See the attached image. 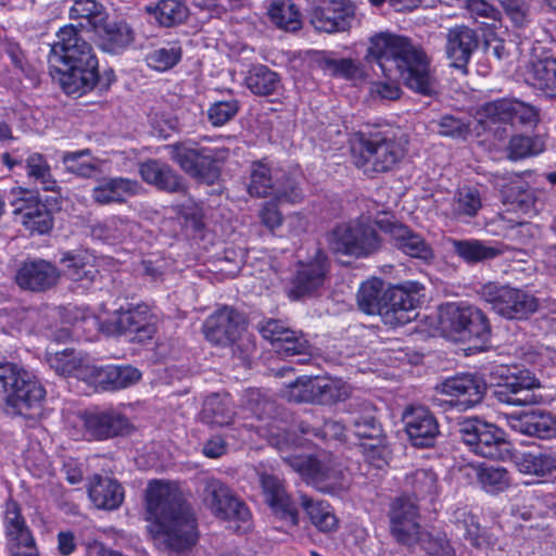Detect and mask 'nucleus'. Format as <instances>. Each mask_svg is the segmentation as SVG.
Returning <instances> with one entry per match:
<instances>
[{"instance_id":"nucleus-1","label":"nucleus","mask_w":556,"mask_h":556,"mask_svg":"<svg viewBox=\"0 0 556 556\" xmlns=\"http://www.w3.org/2000/svg\"><path fill=\"white\" fill-rule=\"evenodd\" d=\"M367 58L375 61L387 80L374 81L370 93L383 100L400 98L397 80L412 90L431 94L435 83L429 70L426 54L406 37L379 33L370 38Z\"/></svg>"},{"instance_id":"nucleus-2","label":"nucleus","mask_w":556,"mask_h":556,"mask_svg":"<svg viewBox=\"0 0 556 556\" xmlns=\"http://www.w3.org/2000/svg\"><path fill=\"white\" fill-rule=\"evenodd\" d=\"M149 532L164 544L170 556H186L197 542L195 518L174 482L151 480L146 490Z\"/></svg>"},{"instance_id":"nucleus-3","label":"nucleus","mask_w":556,"mask_h":556,"mask_svg":"<svg viewBox=\"0 0 556 556\" xmlns=\"http://www.w3.org/2000/svg\"><path fill=\"white\" fill-rule=\"evenodd\" d=\"M374 225L389 233L394 245L406 255L424 261L433 257L431 247L421 236L396 223L392 216L388 215L375 220L370 216L363 215L337 226L328 236L331 250L355 257H366L375 253L380 248V239Z\"/></svg>"},{"instance_id":"nucleus-4","label":"nucleus","mask_w":556,"mask_h":556,"mask_svg":"<svg viewBox=\"0 0 556 556\" xmlns=\"http://www.w3.org/2000/svg\"><path fill=\"white\" fill-rule=\"evenodd\" d=\"M48 63L51 76L67 94L86 93L98 83V60L93 49L73 25H65L56 33Z\"/></svg>"},{"instance_id":"nucleus-5","label":"nucleus","mask_w":556,"mask_h":556,"mask_svg":"<svg viewBox=\"0 0 556 556\" xmlns=\"http://www.w3.org/2000/svg\"><path fill=\"white\" fill-rule=\"evenodd\" d=\"M421 290L422 286L417 281L384 289L381 279L371 278L359 287L357 302L362 312L368 315L377 314L386 325L397 327L415 318L414 311Z\"/></svg>"},{"instance_id":"nucleus-6","label":"nucleus","mask_w":556,"mask_h":556,"mask_svg":"<svg viewBox=\"0 0 556 556\" xmlns=\"http://www.w3.org/2000/svg\"><path fill=\"white\" fill-rule=\"evenodd\" d=\"M441 336L454 343L473 340L484 344L491 338V326L485 314L478 307L465 303H446L439 309Z\"/></svg>"},{"instance_id":"nucleus-7","label":"nucleus","mask_w":556,"mask_h":556,"mask_svg":"<svg viewBox=\"0 0 556 556\" xmlns=\"http://www.w3.org/2000/svg\"><path fill=\"white\" fill-rule=\"evenodd\" d=\"M391 532L406 545L419 543L430 556H451L453 548L445 535L422 532L418 522L417 505L408 497H399L390 511Z\"/></svg>"},{"instance_id":"nucleus-8","label":"nucleus","mask_w":556,"mask_h":556,"mask_svg":"<svg viewBox=\"0 0 556 556\" xmlns=\"http://www.w3.org/2000/svg\"><path fill=\"white\" fill-rule=\"evenodd\" d=\"M404 154L401 142L381 134L362 136L352 144L353 163L366 175L392 169Z\"/></svg>"},{"instance_id":"nucleus-9","label":"nucleus","mask_w":556,"mask_h":556,"mask_svg":"<svg viewBox=\"0 0 556 556\" xmlns=\"http://www.w3.org/2000/svg\"><path fill=\"white\" fill-rule=\"evenodd\" d=\"M248 192L256 198L273 197L278 203L294 204L303 199V193L293 178L264 162L252 164Z\"/></svg>"},{"instance_id":"nucleus-10","label":"nucleus","mask_w":556,"mask_h":556,"mask_svg":"<svg viewBox=\"0 0 556 556\" xmlns=\"http://www.w3.org/2000/svg\"><path fill=\"white\" fill-rule=\"evenodd\" d=\"M100 329L108 336L132 334L131 340L146 343L156 332V317L146 304L119 307L108 319H100Z\"/></svg>"},{"instance_id":"nucleus-11","label":"nucleus","mask_w":556,"mask_h":556,"mask_svg":"<svg viewBox=\"0 0 556 556\" xmlns=\"http://www.w3.org/2000/svg\"><path fill=\"white\" fill-rule=\"evenodd\" d=\"M480 295L491 304L496 314L508 319L525 318L538 308V301L533 295L508 286L485 283L481 287Z\"/></svg>"},{"instance_id":"nucleus-12","label":"nucleus","mask_w":556,"mask_h":556,"mask_svg":"<svg viewBox=\"0 0 556 556\" xmlns=\"http://www.w3.org/2000/svg\"><path fill=\"white\" fill-rule=\"evenodd\" d=\"M458 432L464 443L477 455L502 459L507 453L504 433L493 424L468 418L459 422Z\"/></svg>"},{"instance_id":"nucleus-13","label":"nucleus","mask_w":556,"mask_h":556,"mask_svg":"<svg viewBox=\"0 0 556 556\" xmlns=\"http://www.w3.org/2000/svg\"><path fill=\"white\" fill-rule=\"evenodd\" d=\"M48 202L50 205H52V202L54 206L58 205L55 197L42 202L34 192L23 188H13L10 192V204L13 207V213L20 216L21 223L30 232L42 235L51 230L53 207H49Z\"/></svg>"},{"instance_id":"nucleus-14","label":"nucleus","mask_w":556,"mask_h":556,"mask_svg":"<svg viewBox=\"0 0 556 556\" xmlns=\"http://www.w3.org/2000/svg\"><path fill=\"white\" fill-rule=\"evenodd\" d=\"M351 394V387L339 378H301L290 384L289 399L295 402L317 401L332 404L344 401Z\"/></svg>"},{"instance_id":"nucleus-15","label":"nucleus","mask_w":556,"mask_h":556,"mask_svg":"<svg viewBox=\"0 0 556 556\" xmlns=\"http://www.w3.org/2000/svg\"><path fill=\"white\" fill-rule=\"evenodd\" d=\"M328 262L326 254L314 248L307 260H300L295 274L287 289L289 299L298 301L317 294L324 286Z\"/></svg>"},{"instance_id":"nucleus-16","label":"nucleus","mask_w":556,"mask_h":556,"mask_svg":"<svg viewBox=\"0 0 556 556\" xmlns=\"http://www.w3.org/2000/svg\"><path fill=\"white\" fill-rule=\"evenodd\" d=\"M47 391L38 377L24 369L8 410L26 419L38 420L45 416Z\"/></svg>"},{"instance_id":"nucleus-17","label":"nucleus","mask_w":556,"mask_h":556,"mask_svg":"<svg viewBox=\"0 0 556 556\" xmlns=\"http://www.w3.org/2000/svg\"><path fill=\"white\" fill-rule=\"evenodd\" d=\"M172 159L192 177L212 182L217 177L215 161L220 159L208 148L198 149L195 143L184 141L168 146Z\"/></svg>"},{"instance_id":"nucleus-18","label":"nucleus","mask_w":556,"mask_h":556,"mask_svg":"<svg viewBox=\"0 0 556 556\" xmlns=\"http://www.w3.org/2000/svg\"><path fill=\"white\" fill-rule=\"evenodd\" d=\"M202 328L211 344L227 346L241 338L247 329V319L235 308L222 306L205 319Z\"/></svg>"},{"instance_id":"nucleus-19","label":"nucleus","mask_w":556,"mask_h":556,"mask_svg":"<svg viewBox=\"0 0 556 556\" xmlns=\"http://www.w3.org/2000/svg\"><path fill=\"white\" fill-rule=\"evenodd\" d=\"M203 500L212 513L222 519L239 520L244 525L250 521V509L235 497L230 489L218 479L205 480Z\"/></svg>"},{"instance_id":"nucleus-20","label":"nucleus","mask_w":556,"mask_h":556,"mask_svg":"<svg viewBox=\"0 0 556 556\" xmlns=\"http://www.w3.org/2000/svg\"><path fill=\"white\" fill-rule=\"evenodd\" d=\"M308 18L318 31H345L355 18V8L349 0L321 1L311 7Z\"/></svg>"},{"instance_id":"nucleus-21","label":"nucleus","mask_w":556,"mask_h":556,"mask_svg":"<svg viewBox=\"0 0 556 556\" xmlns=\"http://www.w3.org/2000/svg\"><path fill=\"white\" fill-rule=\"evenodd\" d=\"M325 427L327 430H333L334 434L342 439H348L346 432H352L359 439L374 441L369 444H362L365 450L367 447L369 448V453L367 454L368 460L372 462L374 465L379 468L386 464V460L381 457L382 448L379 446L382 430L372 416L355 417L350 421L348 427L334 421L326 422Z\"/></svg>"},{"instance_id":"nucleus-22","label":"nucleus","mask_w":556,"mask_h":556,"mask_svg":"<svg viewBox=\"0 0 556 556\" xmlns=\"http://www.w3.org/2000/svg\"><path fill=\"white\" fill-rule=\"evenodd\" d=\"M265 501L273 513L280 519L296 526L299 516L296 507L285 489L282 480L275 473L267 472L262 466L256 468Z\"/></svg>"},{"instance_id":"nucleus-23","label":"nucleus","mask_w":556,"mask_h":556,"mask_svg":"<svg viewBox=\"0 0 556 556\" xmlns=\"http://www.w3.org/2000/svg\"><path fill=\"white\" fill-rule=\"evenodd\" d=\"M438 389L452 397L451 403L458 410H467L481 402L486 387L472 375H457L446 378Z\"/></svg>"},{"instance_id":"nucleus-24","label":"nucleus","mask_w":556,"mask_h":556,"mask_svg":"<svg viewBox=\"0 0 556 556\" xmlns=\"http://www.w3.org/2000/svg\"><path fill=\"white\" fill-rule=\"evenodd\" d=\"M405 431L413 445L431 446L439 434V425L433 414L425 406L407 407L402 416Z\"/></svg>"},{"instance_id":"nucleus-25","label":"nucleus","mask_w":556,"mask_h":556,"mask_svg":"<svg viewBox=\"0 0 556 556\" xmlns=\"http://www.w3.org/2000/svg\"><path fill=\"white\" fill-rule=\"evenodd\" d=\"M507 426L520 434L548 440L556 437V418L543 409H530L506 417Z\"/></svg>"},{"instance_id":"nucleus-26","label":"nucleus","mask_w":556,"mask_h":556,"mask_svg":"<svg viewBox=\"0 0 556 556\" xmlns=\"http://www.w3.org/2000/svg\"><path fill=\"white\" fill-rule=\"evenodd\" d=\"M85 435L94 440H106L123 433L129 426L128 419L115 409L89 410L79 417Z\"/></svg>"},{"instance_id":"nucleus-27","label":"nucleus","mask_w":556,"mask_h":556,"mask_svg":"<svg viewBox=\"0 0 556 556\" xmlns=\"http://www.w3.org/2000/svg\"><path fill=\"white\" fill-rule=\"evenodd\" d=\"M539 387V380L530 370L518 368L516 372H513L509 381L498 384L494 394L501 403L523 406L535 402V396L531 391Z\"/></svg>"},{"instance_id":"nucleus-28","label":"nucleus","mask_w":556,"mask_h":556,"mask_svg":"<svg viewBox=\"0 0 556 556\" xmlns=\"http://www.w3.org/2000/svg\"><path fill=\"white\" fill-rule=\"evenodd\" d=\"M4 526L12 556H36L35 541L14 502L7 504Z\"/></svg>"},{"instance_id":"nucleus-29","label":"nucleus","mask_w":556,"mask_h":556,"mask_svg":"<svg viewBox=\"0 0 556 556\" xmlns=\"http://www.w3.org/2000/svg\"><path fill=\"white\" fill-rule=\"evenodd\" d=\"M445 53L451 65L466 72L473 51L478 48V36L473 29L465 25L448 28L446 33Z\"/></svg>"},{"instance_id":"nucleus-30","label":"nucleus","mask_w":556,"mask_h":556,"mask_svg":"<svg viewBox=\"0 0 556 556\" xmlns=\"http://www.w3.org/2000/svg\"><path fill=\"white\" fill-rule=\"evenodd\" d=\"M60 277L55 266L43 260L25 262L17 270L16 283L25 290L42 291L54 286Z\"/></svg>"},{"instance_id":"nucleus-31","label":"nucleus","mask_w":556,"mask_h":556,"mask_svg":"<svg viewBox=\"0 0 556 556\" xmlns=\"http://www.w3.org/2000/svg\"><path fill=\"white\" fill-rule=\"evenodd\" d=\"M482 114L494 122L532 123L536 119L534 106L516 99H500L482 106Z\"/></svg>"},{"instance_id":"nucleus-32","label":"nucleus","mask_w":556,"mask_h":556,"mask_svg":"<svg viewBox=\"0 0 556 556\" xmlns=\"http://www.w3.org/2000/svg\"><path fill=\"white\" fill-rule=\"evenodd\" d=\"M290 466L315 484H325L334 489L340 485L341 470L319 462L312 456H294L289 459Z\"/></svg>"},{"instance_id":"nucleus-33","label":"nucleus","mask_w":556,"mask_h":556,"mask_svg":"<svg viewBox=\"0 0 556 556\" xmlns=\"http://www.w3.org/2000/svg\"><path fill=\"white\" fill-rule=\"evenodd\" d=\"M88 383L101 384L105 389H125L136 383L141 378V372L131 366L106 365L90 366Z\"/></svg>"},{"instance_id":"nucleus-34","label":"nucleus","mask_w":556,"mask_h":556,"mask_svg":"<svg viewBox=\"0 0 556 556\" xmlns=\"http://www.w3.org/2000/svg\"><path fill=\"white\" fill-rule=\"evenodd\" d=\"M64 274L84 287L91 283L98 276V258L89 251L66 252L61 258Z\"/></svg>"},{"instance_id":"nucleus-35","label":"nucleus","mask_w":556,"mask_h":556,"mask_svg":"<svg viewBox=\"0 0 556 556\" xmlns=\"http://www.w3.org/2000/svg\"><path fill=\"white\" fill-rule=\"evenodd\" d=\"M49 366L62 376H75L87 381L90 377L89 370L91 364L80 355L75 354V350H55L48 352L46 356Z\"/></svg>"},{"instance_id":"nucleus-36","label":"nucleus","mask_w":556,"mask_h":556,"mask_svg":"<svg viewBox=\"0 0 556 556\" xmlns=\"http://www.w3.org/2000/svg\"><path fill=\"white\" fill-rule=\"evenodd\" d=\"M88 493L98 508L108 510L117 508L124 500L122 485L109 477L94 476L90 481Z\"/></svg>"},{"instance_id":"nucleus-37","label":"nucleus","mask_w":556,"mask_h":556,"mask_svg":"<svg viewBox=\"0 0 556 556\" xmlns=\"http://www.w3.org/2000/svg\"><path fill=\"white\" fill-rule=\"evenodd\" d=\"M96 33L100 49L114 54L128 48L135 38L132 29L124 22L102 23Z\"/></svg>"},{"instance_id":"nucleus-38","label":"nucleus","mask_w":556,"mask_h":556,"mask_svg":"<svg viewBox=\"0 0 556 556\" xmlns=\"http://www.w3.org/2000/svg\"><path fill=\"white\" fill-rule=\"evenodd\" d=\"M140 175L146 182L162 190L178 192L185 188L181 178L167 164L155 160L141 164Z\"/></svg>"},{"instance_id":"nucleus-39","label":"nucleus","mask_w":556,"mask_h":556,"mask_svg":"<svg viewBox=\"0 0 556 556\" xmlns=\"http://www.w3.org/2000/svg\"><path fill=\"white\" fill-rule=\"evenodd\" d=\"M137 181L126 178H112L98 185L92 191L93 200L99 204L121 203L139 191Z\"/></svg>"},{"instance_id":"nucleus-40","label":"nucleus","mask_w":556,"mask_h":556,"mask_svg":"<svg viewBox=\"0 0 556 556\" xmlns=\"http://www.w3.org/2000/svg\"><path fill=\"white\" fill-rule=\"evenodd\" d=\"M526 81L547 96L556 97V59L546 56L533 61L526 73Z\"/></svg>"},{"instance_id":"nucleus-41","label":"nucleus","mask_w":556,"mask_h":556,"mask_svg":"<svg viewBox=\"0 0 556 556\" xmlns=\"http://www.w3.org/2000/svg\"><path fill=\"white\" fill-rule=\"evenodd\" d=\"M518 470L526 475L544 477L556 471V452L553 450L522 453L516 460Z\"/></svg>"},{"instance_id":"nucleus-42","label":"nucleus","mask_w":556,"mask_h":556,"mask_svg":"<svg viewBox=\"0 0 556 556\" xmlns=\"http://www.w3.org/2000/svg\"><path fill=\"white\" fill-rule=\"evenodd\" d=\"M504 202L515 213L532 216L536 213L535 200L529 190L528 185L516 176L503 190Z\"/></svg>"},{"instance_id":"nucleus-43","label":"nucleus","mask_w":556,"mask_h":556,"mask_svg":"<svg viewBox=\"0 0 556 556\" xmlns=\"http://www.w3.org/2000/svg\"><path fill=\"white\" fill-rule=\"evenodd\" d=\"M267 14L276 27L286 31H296L302 27V15L290 0H269Z\"/></svg>"},{"instance_id":"nucleus-44","label":"nucleus","mask_w":556,"mask_h":556,"mask_svg":"<svg viewBox=\"0 0 556 556\" xmlns=\"http://www.w3.org/2000/svg\"><path fill=\"white\" fill-rule=\"evenodd\" d=\"M301 506L307 514L311 522L320 532H332L338 528V519L329 503L301 495Z\"/></svg>"},{"instance_id":"nucleus-45","label":"nucleus","mask_w":556,"mask_h":556,"mask_svg":"<svg viewBox=\"0 0 556 556\" xmlns=\"http://www.w3.org/2000/svg\"><path fill=\"white\" fill-rule=\"evenodd\" d=\"M482 202L477 189L465 187L458 189L443 212L453 218L473 217L481 208Z\"/></svg>"},{"instance_id":"nucleus-46","label":"nucleus","mask_w":556,"mask_h":556,"mask_svg":"<svg viewBox=\"0 0 556 556\" xmlns=\"http://www.w3.org/2000/svg\"><path fill=\"white\" fill-rule=\"evenodd\" d=\"M407 491L417 501H433L440 492L438 476L432 469H417L406 477Z\"/></svg>"},{"instance_id":"nucleus-47","label":"nucleus","mask_w":556,"mask_h":556,"mask_svg":"<svg viewBox=\"0 0 556 556\" xmlns=\"http://www.w3.org/2000/svg\"><path fill=\"white\" fill-rule=\"evenodd\" d=\"M62 162L67 172L81 177H93L102 172L103 162L90 155L88 149L66 152L62 156Z\"/></svg>"},{"instance_id":"nucleus-48","label":"nucleus","mask_w":556,"mask_h":556,"mask_svg":"<svg viewBox=\"0 0 556 556\" xmlns=\"http://www.w3.org/2000/svg\"><path fill=\"white\" fill-rule=\"evenodd\" d=\"M201 418L215 426L228 425L232 419V409L228 395L212 394L203 403Z\"/></svg>"},{"instance_id":"nucleus-49","label":"nucleus","mask_w":556,"mask_h":556,"mask_svg":"<svg viewBox=\"0 0 556 556\" xmlns=\"http://www.w3.org/2000/svg\"><path fill=\"white\" fill-rule=\"evenodd\" d=\"M146 11L167 27L182 23L188 16V8L179 0H161L155 5H148Z\"/></svg>"},{"instance_id":"nucleus-50","label":"nucleus","mask_w":556,"mask_h":556,"mask_svg":"<svg viewBox=\"0 0 556 556\" xmlns=\"http://www.w3.org/2000/svg\"><path fill=\"white\" fill-rule=\"evenodd\" d=\"M68 14L72 20L86 22H80V26H88L94 30L106 20L103 5L96 0H75Z\"/></svg>"},{"instance_id":"nucleus-51","label":"nucleus","mask_w":556,"mask_h":556,"mask_svg":"<svg viewBox=\"0 0 556 556\" xmlns=\"http://www.w3.org/2000/svg\"><path fill=\"white\" fill-rule=\"evenodd\" d=\"M28 178L46 191H55L58 182L51 174V168L46 159L39 153L30 154L26 160Z\"/></svg>"},{"instance_id":"nucleus-52","label":"nucleus","mask_w":556,"mask_h":556,"mask_svg":"<svg viewBox=\"0 0 556 556\" xmlns=\"http://www.w3.org/2000/svg\"><path fill=\"white\" fill-rule=\"evenodd\" d=\"M260 332L270 344L293 343V348H304L307 343L302 333L298 334L278 320H267L260 327Z\"/></svg>"},{"instance_id":"nucleus-53","label":"nucleus","mask_w":556,"mask_h":556,"mask_svg":"<svg viewBox=\"0 0 556 556\" xmlns=\"http://www.w3.org/2000/svg\"><path fill=\"white\" fill-rule=\"evenodd\" d=\"M452 245L459 257L467 263H476L496 256L500 251L491 245H486L479 240H455Z\"/></svg>"},{"instance_id":"nucleus-54","label":"nucleus","mask_w":556,"mask_h":556,"mask_svg":"<svg viewBox=\"0 0 556 556\" xmlns=\"http://www.w3.org/2000/svg\"><path fill=\"white\" fill-rule=\"evenodd\" d=\"M181 54V47L178 42H168L149 52L146 56V62L152 70L165 72L180 61Z\"/></svg>"},{"instance_id":"nucleus-55","label":"nucleus","mask_w":556,"mask_h":556,"mask_svg":"<svg viewBox=\"0 0 556 556\" xmlns=\"http://www.w3.org/2000/svg\"><path fill=\"white\" fill-rule=\"evenodd\" d=\"M248 88L255 94L266 96L273 93L279 84L277 74L266 66H255L245 78Z\"/></svg>"},{"instance_id":"nucleus-56","label":"nucleus","mask_w":556,"mask_h":556,"mask_svg":"<svg viewBox=\"0 0 556 556\" xmlns=\"http://www.w3.org/2000/svg\"><path fill=\"white\" fill-rule=\"evenodd\" d=\"M451 521L463 531V536L472 545L480 544V526L467 506L455 508Z\"/></svg>"},{"instance_id":"nucleus-57","label":"nucleus","mask_w":556,"mask_h":556,"mask_svg":"<svg viewBox=\"0 0 556 556\" xmlns=\"http://www.w3.org/2000/svg\"><path fill=\"white\" fill-rule=\"evenodd\" d=\"M24 369L13 363L0 364V406L8 408Z\"/></svg>"},{"instance_id":"nucleus-58","label":"nucleus","mask_w":556,"mask_h":556,"mask_svg":"<svg viewBox=\"0 0 556 556\" xmlns=\"http://www.w3.org/2000/svg\"><path fill=\"white\" fill-rule=\"evenodd\" d=\"M479 482L488 493H498L509 485V476L506 469L501 467H482L478 472Z\"/></svg>"},{"instance_id":"nucleus-59","label":"nucleus","mask_w":556,"mask_h":556,"mask_svg":"<svg viewBox=\"0 0 556 556\" xmlns=\"http://www.w3.org/2000/svg\"><path fill=\"white\" fill-rule=\"evenodd\" d=\"M543 151V142L538 138L514 136L508 146V155L511 160L536 155Z\"/></svg>"},{"instance_id":"nucleus-60","label":"nucleus","mask_w":556,"mask_h":556,"mask_svg":"<svg viewBox=\"0 0 556 556\" xmlns=\"http://www.w3.org/2000/svg\"><path fill=\"white\" fill-rule=\"evenodd\" d=\"M238 110L239 104L237 100L215 102L207 111L208 121L214 126H223L238 113Z\"/></svg>"},{"instance_id":"nucleus-61","label":"nucleus","mask_w":556,"mask_h":556,"mask_svg":"<svg viewBox=\"0 0 556 556\" xmlns=\"http://www.w3.org/2000/svg\"><path fill=\"white\" fill-rule=\"evenodd\" d=\"M135 227L134 224L122 218H112L99 227L103 233V239L110 242L124 240Z\"/></svg>"},{"instance_id":"nucleus-62","label":"nucleus","mask_w":556,"mask_h":556,"mask_svg":"<svg viewBox=\"0 0 556 556\" xmlns=\"http://www.w3.org/2000/svg\"><path fill=\"white\" fill-rule=\"evenodd\" d=\"M152 131L160 138H167L178 127V121L170 113L153 112L149 117Z\"/></svg>"},{"instance_id":"nucleus-63","label":"nucleus","mask_w":556,"mask_h":556,"mask_svg":"<svg viewBox=\"0 0 556 556\" xmlns=\"http://www.w3.org/2000/svg\"><path fill=\"white\" fill-rule=\"evenodd\" d=\"M244 403L257 418L271 413L274 404L258 389L247 390Z\"/></svg>"},{"instance_id":"nucleus-64","label":"nucleus","mask_w":556,"mask_h":556,"mask_svg":"<svg viewBox=\"0 0 556 556\" xmlns=\"http://www.w3.org/2000/svg\"><path fill=\"white\" fill-rule=\"evenodd\" d=\"M439 134L452 138H466L469 124L451 115L443 116L439 122Z\"/></svg>"}]
</instances>
